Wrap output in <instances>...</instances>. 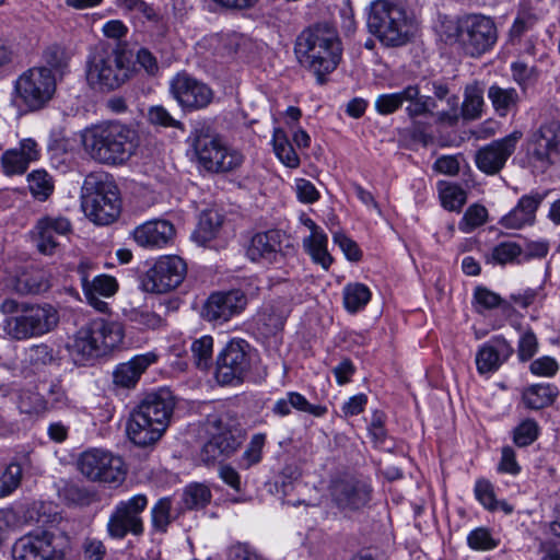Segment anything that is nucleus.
<instances>
[{"label":"nucleus","instance_id":"23","mask_svg":"<svg viewBox=\"0 0 560 560\" xmlns=\"http://www.w3.org/2000/svg\"><path fill=\"white\" fill-rule=\"evenodd\" d=\"M371 489L353 478H340L332 481L330 495L336 506L345 512L357 511L370 501Z\"/></svg>","mask_w":560,"mask_h":560},{"label":"nucleus","instance_id":"13","mask_svg":"<svg viewBox=\"0 0 560 560\" xmlns=\"http://www.w3.org/2000/svg\"><path fill=\"white\" fill-rule=\"evenodd\" d=\"M77 466L91 481L121 482L126 472L122 459L102 448H90L81 453Z\"/></svg>","mask_w":560,"mask_h":560},{"label":"nucleus","instance_id":"38","mask_svg":"<svg viewBox=\"0 0 560 560\" xmlns=\"http://www.w3.org/2000/svg\"><path fill=\"white\" fill-rule=\"evenodd\" d=\"M556 397V388L549 384L532 385L523 393V400L527 408L541 409L550 406Z\"/></svg>","mask_w":560,"mask_h":560},{"label":"nucleus","instance_id":"52","mask_svg":"<svg viewBox=\"0 0 560 560\" xmlns=\"http://www.w3.org/2000/svg\"><path fill=\"white\" fill-rule=\"evenodd\" d=\"M475 497L479 503L489 511H495L499 508V501L495 499L492 483L486 479H478L474 488Z\"/></svg>","mask_w":560,"mask_h":560},{"label":"nucleus","instance_id":"29","mask_svg":"<svg viewBox=\"0 0 560 560\" xmlns=\"http://www.w3.org/2000/svg\"><path fill=\"white\" fill-rule=\"evenodd\" d=\"M547 194L534 192L520 198L516 206L499 223L505 229L520 230L526 225H533L536 220V211L546 198Z\"/></svg>","mask_w":560,"mask_h":560},{"label":"nucleus","instance_id":"59","mask_svg":"<svg viewBox=\"0 0 560 560\" xmlns=\"http://www.w3.org/2000/svg\"><path fill=\"white\" fill-rule=\"evenodd\" d=\"M265 439L264 434H255L252 438L249 445L243 453V460L246 468L260 462Z\"/></svg>","mask_w":560,"mask_h":560},{"label":"nucleus","instance_id":"20","mask_svg":"<svg viewBox=\"0 0 560 560\" xmlns=\"http://www.w3.org/2000/svg\"><path fill=\"white\" fill-rule=\"evenodd\" d=\"M171 93L183 108L189 110L205 108L213 98V92L206 83L187 73H178L173 78Z\"/></svg>","mask_w":560,"mask_h":560},{"label":"nucleus","instance_id":"31","mask_svg":"<svg viewBox=\"0 0 560 560\" xmlns=\"http://www.w3.org/2000/svg\"><path fill=\"white\" fill-rule=\"evenodd\" d=\"M513 353V348L503 337H494L483 343L476 353L477 371L480 374L493 373Z\"/></svg>","mask_w":560,"mask_h":560},{"label":"nucleus","instance_id":"10","mask_svg":"<svg viewBox=\"0 0 560 560\" xmlns=\"http://www.w3.org/2000/svg\"><path fill=\"white\" fill-rule=\"evenodd\" d=\"M124 337L121 323L95 318L78 330L72 353L82 360L106 355L122 343Z\"/></svg>","mask_w":560,"mask_h":560},{"label":"nucleus","instance_id":"64","mask_svg":"<svg viewBox=\"0 0 560 560\" xmlns=\"http://www.w3.org/2000/svg\"><path fill=\"white\" fill-rule=\"evenodd\" d=\"M529 369L535 375L552 376L558 371V363L550 357H542L533 361Z\"/></svg>","mask_w":560,"mask_h":560},{"label":"nucleus","instance_id":"24","mask_svg":"<svg viewBox=\"0 0 560 560\" xmlns=\"http://www.w3.org/2000/svg\"><path fill=\"white\" fill-rule=\"evenodd\" d=\"M283 238L284 235L279 230L256 233L246 246V256L254 262H279L285 254L282 246Z\"/></svg>","mask_w":560,"mask_h":560},{"label":"nucleus","instance_id":"26","mask_svg":"<svg viewBox=\"0 0 560 560\" xmlns=\"http://www.w3.org/2000/svg\"><path fill=\"white\" fill-rule=\"evenodd\" d=\"M242 444V436L228 428L218 425L217 432L205 443L200 452V459L206 465L220 463L232 456Z\"/></svg>","mask_w":560,"mask_h":560},{"label":"nucleus","instance_id":"48","mask_svg":"<svg viewBox=\"0 0 560 560\" xmlns=\"http://www.w3.org/2000/svg\"><path fill=\"white\" fill-rule=\"evenodd\" d=\"M222 224L221 215L215 211H203L199 219L198 236L203 243L212 240Z\"/></svg>","mask_w":560,"mask_h":560},{"label":"nucleus","instance_id":"5","mask_svg":"<svg viewBox=\"0 0 560 560\" xmlns=\"http://www.w3.org/2000/svg\"><path fill=\"white\" fill-rule=\"evenodd\" d=\"M404 1L375 0L370 5L369 31L386 46H402L416 34V21L404 8Z\"/></svg>","mask_w":560,"mask_h":560},{"label":"nucleus","instance_id":"34","mask_svg":"<svg viewBox=\"0 0 560 560\" xmlns=\"http://www.w3.org/2000/svg\"><path fill=\"white\" fill-rule=\"evenodd\" d=\"M303 248L311 256L313 262L328 270L332 264V257L328 253V237L326 233H317L303 238Z\"/></svg>","mask_w":560,"mask_h":560},{"label":"nucleus","instance_id":"4","mask_svg":"<svg viewBox=\"0 0 560 560\" xmlns=\"http://www.w3.org/2000/svg\"><path fill=\"white\" fill-rule=\"evenodd\" d=\"M85 151L97 162L108 165L125 163L136 148V131L119 121H107L86 128L81 133Z\"/></svg>","mask_w":560,"mask_h":560},{"label":"nucleus","instance_id":"25","mask_svg":"<svg viewBox=\"0 0 560 560\" xmlns=\"http://www.w3.org/2000/svg\"><path fill=\"white\" fill-rule=\"evenodd\" d=\"M72 231L71 222L62 215H45L36 222L34 235L37 249L44 255L56 253L59 236H66Z\"/></svg>","mask_w":560,"mask_h":560},{"label":"nucleus","instance_id":"27","mask_svg":"<svg viewBox=\"0 0 560 560\" xmlns=\"http://www.w3.org/2000/svg\"><path fill=\"white\" fill-rule=\"evenodd\" d=\"M175 234L174 225L162 219L147 221L132 231L133 241L147 249L164 248L173 242Z\"/></svg>","mask_w":560,"mask_h":560},{"label":"nucleus","instance_id":"28","mask_svg":"<svg viewBox=\"0 0 560 560\" xmlns=\"http://www.w3.org/2000/svg\"><path fill=\"white\" fill-rule=\"evenodd\" d=\"M40 151L37 142L32 138L22 139L18 148H12L3 152L1 156V167L5 175H22L26 172L30 164L39 159Z\"/></svg>","mask_w":560,"mask_h":560},{"label":"nucleus","instance_id":"61","mask_svg":"<svg viewBox=\"0 0 560 560\" xmlns=\"http://www.w3.org/2000/svg\"><path fill=\"white\" fill-rule=\"evenodd\" d=\"M295 191L298 199L303 203H314L319 199V192L316 187L304 178L295 180Z\"/></svg>","mask_w":560,"mask_h":560},{"label":"nucleus","instance_id":"51","mask_svg":"<svg viewBox=\"0 0 560 560\" xmlns=\"http://www.w3.org/2000/svg\"><path fill=\"white\" fill-rule=\"evenodd\" d=\"M22 468L19 464L12 463L4 470L0 471V498L14 491L21 481Z\"/></svg>","mask_w":560,"mask_h":560},{"label":"nucleus","instance_id":"2","mask_svg":"<svg viewBox=\"0 0 560 560\" xmlns=\"http://www.w3.org/2000/svg\"><path fill=\"white\" fill-rule=\"evenodd\" d=\"M174 408L175 398L167 388L145 395L130 413L129 439L139 446L154 444L167 429Z\"/></svg>","mask_w":560,"mask_h":560},{"label":"nucleus","instance_id":"53","mask_svg":"<svg viewBox=\"0 0 560 560\" xmlns=\"http://www.w3.org/2000/svg\"><path fill=\"white\" fill-rule=\"evenodd\" d=\"M539 427L533 419H526L514 430V443L524 447L530 445L538 438Z\"/></svg>","mask_w":560,"mask_h":560},{"label":"nucleus","instance_id":"46","mask_svg":"<svg viewBox=\"0 0 560 560\" xmlns=\"http://www.w3.org/2000/svg\"><path fill=\"white\" fill-rule=\"evenodd\" d=\"M488 211L483 206L472 205L467 208L462 218L458 228L464 233H470L475 229L486 223Z\"/></svg>","mask_w":560,"mask_h":560},{"label":"nucleus","instance_id":"3","mask_svg":"<svg viewBox=\"0 0 560 560\" xmlns=\"http://www.w3.org/2000/svg\"><path fill=\"white\" fill-rule=\"evenodd\" d=\"M0 313L5 316L2 322L4 335L16 341L42 337L59 322L57 310L48 303L19 302L8 298L0 304Z\"/></svg>","mask_w":560,"mask_h":560},{"label":"nucleus","instance_id":"37","mask_svg":"<svg viewBox=\"0 0 560 560\" xmlns=\"http://www.w3.org/2000/svg\"><path fill=\"white\" fill-rule=\"evenodd\" d=\"M432 89H433V94H434L435 98L441 100V101L446 100V103L450 107L448 110H443V112L438 113L439 121L446 122L448 125L456 124L459 118L458 96L448 95L450 94L448 86L441 81H433Z\"/></svg>","mask_w":560,"mask_h":560},{"label":"nucleus","instance_id":"33","mask_svg":"<svg viewBox=\"0 0 560 560\" xmlns=\"http://www.w3.org/2000/svg\"><path fill=\"white\" fill-rule=\"evenodd\" d=\"M488 98L500 117L516 112L521 102V96L514 88H501L495 84L489 88Z\"/></svg>","mask_w":560,"mask_h":560},{"label":"nucleus","instance_id":"15","mask_svg":"<svg viewBox=\"0 0 560 560\" xmlns=\"http://www.w3.org/2000/svg\"><path fill=\"white\" fill-rule=\"evenodd\" d=\"M407 103L406 114L415 119L431 114L435 101L431 96L421 95L418 84H409L399 92L381 94L376 97L374 106L380 115H390Z\"/></svg>","mask_w":560,"mask_h":560},{"label":"nucleus","instance_id":"12","mask_svg":"<svg viewBox=\"0 0 560 560\" xmlns=\"http://www.w3.org/2000/svg\"><path fill=\"white\" fill-rule=\"evenodd\" d=\"M527 160L541 172L560 160V121L542 124L532 133L527 142Z\"/></svg>","mask_w":560,"mask_h":560},{"label":"nucleus","instance_id":"49","mask_svg":"<svg viewBox=\"0 0 560 560\" xmlns=\"http://www.w3.org/2000/svg\"><path fill=\"white\" fill-rule=\"evenodd\" d=\"M442 205L450 211H459L465 205L466 191L457 185H446L440 190Z\"/></svg>","mask_w":560,"mask_h":560},{"label":"nucleus","instance_id":"8","mask_svg":"<svg viewBox=\"0 0 560 560\" xmlns=\"http://www.w3.org/2000/svg\"><path fill=\"white\" fill-rule=\"evenodd\" d=\"M442 34L447 43H457L471 57L490 50L498 39L495 23L482 14H468L456 21H446L442 25Z\"/></svg>","mask_w":560,"mask_h":560},{"label":"nucleus","instance_id":"19","mask_svg":"<svg viewBox=\"0 0 560 560\" xmlns=\"http://www.w3.org/2000/svg\"><path fill=\"white\" fill-rule=\"evenodd\" d=\"M247 303V296L241 290L214 292L206 300L202 316L208 322L223 324L243 313Z\"/></svg>","mask_w":560,"mask_h":560},{"label":"nucleus","instance_id":"60","mask_svg":"<svg viewBox=\"0 0 560 560\" xmlns=\"http://www.w3.org/2000/svg\"><path fill=\"white\" fill-rule=\"evenodd\" d=\"M474 299L476 304L485 310H492L503 303L499 294L483 287L476 288Z\"/></svg>","mask_w":560,"mask_h":560},{"label":"nucleus","instance_id":"14","mask_svg":"<svg viewBox=\"0 0 560 560\" xmlns=\"http://www.w3.org/2000/svg\"><path fill=\"white\" fill-rule=\"evenodd\" d=\"M187 273L186 262L176 255L159 257L144 273L141 284L150 293H166L176 289Z\"/></svg>","mask_w":560,"mask_h":560},{"label":"nucleus","instance_id":"9","mask_svg":"<svg viewBox=\"0 0 560 560\" xmlns=\"http://www.w3.org/2000/svg\"><path fill=\"white\" fill-rule=\"evenodd\" d=\"M82 209L97 225H108L120 214L117 186L106 174H90L82 187Z\"/></svg>","mask_w":560,"mask_h":560},{"label":"nucleus","instance_id":"54","mask_svg":"<svg viewBox=\"0 0 560 560\" xmlns=\"http://www.w3.org/2000/svg\"><path fill=\"white\" fill-rule=\"evenodd\" d=\"M43 59L51 69L63 71L68 66L70 55L63 47L55 44L44 50Z\"/></svg>","mask_w":560,"mask_h":560},{"label":"nucleus","instance_id":"43","mask_svg":"<svg viewBox=\"0 0 560 560\" xmlns=\"http://www.w3.org/2000/svg\"><path fill=\"white\" fill-rule=\"evenodd\" d=\"M190 350L198 369L207 370L211 365L213 353V339L211 336L205 335L194 340Z\"/></svg>","mask_w":560,"mask_h":560},{"label":"nucleus","instance_id":"6","mask_svg":"<svg viewBox=\"0 0 560 560\" xmlns=\"http://www.w3.org/2000/svg\"><path fill=\"white\" fill-rule=\"evenodd\" d=\"M189 141L198 165L209 173H230L244 162V154L208 125L196 126Z\"/></svg>","mask_w":560,"mask_h":560},{"label":"nucleus","instance_id":"1","mask_svg":"<svg viewBox=\"0 0 560 560\" xmlns=\"http://www.w3.org/2000/svg\"><path fill=\"white\" fill-rule=\"evenodd\" d=\"M294 52L299 63L312 71L319 83L332 72L342 56V46L337 30L319 23L302 31L296 37Z\"/></svg>","mask_w":560,"mask_h":560},{"label":"nucleus","instance_id":"7","mask_svg":"<svg viewBox=\"0 0 560 560\" xmlns=\"http://www.w3.org/2000/svg\"><path fill=\"white\" fill-rule=\"evenodd\" d=\"M86 81L98 91H113L130 77V60L118 45L98 44L86 59Z\"/></svg>","mask_w":560,"mask_h":560},{"label":"nucleus","instance_id":"21","mask_svg":"<svg viewBox=\"0 0 560 560\" xmlns=\"http://www.w3.org/2000/svg\"><path fill=\"white\" fill-rule=\"evenodd\" d=\"M521 137L522 133L520 131H514L479 149L475 158L477 167L488 175L499 173L515 151Z\"/></svg>","mask_w":560,"mask_h":560},{"label":"nucleus","instance_id":"32","mask_svg":"<svg viewBox=\"0 0 560 560\" xmlns=\"http://www.w3.org/2000/svg\"><path fill=\"white\" fill-rule=\"evenodd\" d=\"M291 409L306 412L314 417H323L327 412L325 406L313 405L302 394L296 392H289L284 397L278 399L272 407V412L277 416L285 417L290 415Z\"/></svg>","mask_w":560,"mask_h":560},{"label":"nucleus","instance_id":"50","mask_svg":"<svg viewBox=\"0 0 560 560\" xmlns=\"http://www.w3.org/2000/svg\"><path fill=\"white\" fill-rule=\"evenodd\" d=\"M172 501L170 498H161L152 508V524L155 529L165 532L172 522Z\"/></svg>","mask_w":560,"mask_h":560},{"label":"nucleus","instance_id":"58","mask_svg":"<svg viewBox=\"0 0 560 560\" xmlns=\"http://www.w3.org/2000/svg\"><path fill=\"white\" fill-rule=\"evenodd\" d=\"M46 405L47 411L52 409H63L70 406V400L60 384L52 383L47 389Z\"/></svg>","mask_w":560,"mask_h":560},{"label":"nucleus","instance_id":"22","mask_svg":"<svg viewBox=\"0 0 560 560\" xmlns=\"http://www.w3.org/2000/svg\"><path fill=\"white\" fill-rule=\"evenodd\" d=\"M90 268L91 264L86 260L81 261L78 268L84 296L93 308L101 313H107L109 310L108 303L102 298L113 296L118 289V283L114 277L108 275H98L90 280L88 272Z\"/></svg>","mask_w":560,"mask_h":560},{"label":"nucleus","instance_id":"47","mask_svg":"<svg viewBox=\"0 0 560 560\" xmlns=\"http://www.w3.org/2000/svg\"><path fill=\"white\" fill-rule=\"evenodd\" d=\"M523 254L522 247L515 242H502L492 248L490 259L499 265L516 261Z\"/></svg>","mask_w":560,"mask_h":560},{"label":"nucleus","instance_id":"56","mask_svg":"<svg viewBox=\"0 0 560 560\" xmlns=\"http://www.w3.org/2000/svg\"><path fill=\"white\" fill-rule=\"evenodd\" d=\"M537 22L536 15L529 10H520L510 30V37L512 40H520V38L529 31Z\"/></svg>","mask_w":560,"mask_h":560},{"label":"nucleus","instance_id":"35","mask_svg":"<svg viewBox=\"0 0 560 560\" xmlns=\"http://www.w3.org/2000/svg\"><path fill=\"white\" fill-rule=\"evenodd\" d=\"M49 283L45 273L38 269L25 270L18 275L14 289L19 294H38L46 291Z\"/></svg>","mask_w":560,"mask_h":560},{"label":"nucleus","instance_id":"45","mask_svg":"<svg viewBox=\"0 0 560 560\" xmlns=\"http://www.w3.org/2000/svg\"><path fill=\"white\" fill-rule=\"evenodd\" d=\"M24 361L34 370H39L54 361L52 349L45 343L34 345L25 350Z\"/></svg>","mask_w":560,"mask_h":560},{"label":"nucleus","instance_id":"30","mask_svg":"<svg viewBox=\"0 0 560 560\" xmlns=\"http://www.w3.org/2000/svg\"><path fill=\"white\" fill-rule=\"evenodd\" d=\"M156 361L158 354L150 351L119 363L113 371L114 385L120 388H133L145 370Z\"/></svg>","mask_w":560,"mask_h":560},{"label":"nucleus","instance_id":"36","mask_svg":"<svg viewBox=\"0 0 560 560\" xmlns=\"http://www.w3.org/2000/svg\"><path fill=\"white\" fill-rule=\"evenodd\" d=\"M211 490L208 486L200 482L187 485L182 493L180 510H198L205 508L211 500Z\"/></svg>","mask_w":560,"mask_h":560},{"label":"nucleus","instance_id":"11","mask_svg":"<svg viewBox=\"0 0 560 560\" xmlns=\"http://www.w3.org/2000/svg\"><path fill=\"white\" fill-rule=\"evenodd\" d=\"M56 79L46 67H35L24 71L14 83L18 98L31 110H37L52 97Z\"/></svg>","mask_w":560,"mask_h":560},{"label":"nucleus","instance_id":"17","mask_svg":"<svg viewBox=\"0 0 560 560\" xmlns=\"http://www.w3.org/2000/svg\"><path fill=\"white\" fill-rule=\"evenodd\" d=\"M250 369V347L243 340H231L217 360V381L222 385L238 384Z\"/></svg>","mask_w":560,"mask_h":560},{"label":"nucleus","instance_id":"40","mask_svg":"<svg viewBox=\"0 0 560 560\" xmlns=\"http://www.w3.org/2000/svg\"><path fill=\"white\" fill-rule=\"evenodd\" d=\"M27 184L32 196L39 201L47 200L55 189L52 176L42 168L27 175Z\"/></svg>","mask_w":560,"mask_h":560},{"label":"nucleus","instance_id":"57","mask_svg":"<svg viewBox=\"0 0 560 560\" xmlns=\"http://www.w3.org/2000/svg\"><path fill=\"white\" fill-rule=\"evenodd\" d=\"M467 542L474 550H491L498 546L490 532L483 527L471 530L467 536Z\"/></svg>","mask_w":560,"mask_h":560},{"label":"nucleus","instance_id":"42","mask_svg":"<svg viewBox=\"0 0 560 560\" xmlns=\"http://www.w3.org/2000/svg\"><path fill=\"white\" fill-rule=\"evenodd\" d=\"M18 407L22 413L43 415L47 412L46 398L33 388L22 389L18 398Z\"/></svg>","mask_w":560,"mask_h":560},{"label":"nucleus","instance_id":"41","mask_svg":"<svg viewBox=\"0 0 560 560\" xmlns=\"http://www.w3.org/2000/svg\"><path fill=\"white\" fill-rule=\"evenodd\" d=\"M343 305L350 313H355L363 308L371 300V291L363 283H349L343 288Z\"/></svg>","mask_w":560,"mask_h":560},{"label":"nucleus","instance_id":"62","mask_svg":"<svg viewBox=\"0 0 560 560\" xmlns=\"http://www.w3.org/2000/svg\"><path fill=\"white\" fill-rule=\"evenodd\" d=\"M85 560H103L106 555V547L103 541L96 538H85L82 544Z\"/></svg>","mask_w":560,"mask_h":560},{"label":"nucleus","instance_id":"63","mask_svg":"<svg viewBox=\"0 0 560 560\" xmlns=\"http://www.w3.org/2000/svg\"><path fill=\"white\" fill-rule=\"evenodd\" d=\"M537 338L533 331H526L518 342V357L522 361H527L534 357L537 351Z\"/></svg>","mask_w":560,"mask_h":560},{"label":"nucleus","instance_id":"16","mask_svg":"<svg viewBox=\"0 0 560 560\" xmlns=\"http://www.w3.org/2000/svg\"><path fill=\"white\" fill-rule=\"evenodd\" d=\"M147 505L148 498L144 494H136L118 502L107 523L108 535L116 539L126 537L128 533L141 535L144 530L141 513Z\"/></svg>","mask_w":560,"mask_h":560},{"label":"nucleus","instance_id":"39","mask_svg":"<svg viewBox=\"0 0 560 560\" xmlns=\"http://www.w3.org/2000/svg\"><path fill=\"white\" fill-rule=\"evenodd\" d=\"M273 151L280 162L290 167L296 168L300 165V158L290 143L288 136L281 128H276L272 136Z\"/></svg>","mask_w":560,"mask_h":560},{"label":"nucleus","instance_id":"44","mask_svg":"<svg viewBox=\"0 0 560 560\" xmlns=\"http://www.w3.org/2000/svg\"><path fill=\"white\" fill-rule=\"evenodd\" d=\"M483 106L482 91L477 86H468L465 90V100L462 106V114L466 119L480 117Z\"/></svg>","mask_w":560,"mask_h":560},{"label":"nucleus","instance_id":"18","mask_svg":"<svg viewBox=\"0 0 560 560\" xmlns=\"http://www.w3.org/2000/svg\"><path fill=\"white\" fill-rule=\"evenodd\" d=\"M54 534L46 530L28 533L20 537L12 547L13 560H62L56 548Z\"/></svg>","mask_w":560,"mask_h":560},{"label":"nucleus","instance_id":"55","mask_svg":"<svg viewBox=\"0 0 560 560\" xmlns=\"http://www.w3.org/2000/svg\"><path fill=\"white\" fill-rule=\"evenodd\" d=\"M148 119L154 126H160L164 128H183V124L174 118L170 112L163 107L162 105H155L149 108Z\"/></svg>","mask_w":560,"mask_h":560}]
</instances>
